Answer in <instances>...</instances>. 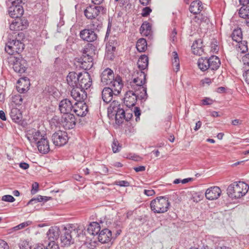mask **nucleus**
<instances>
[{"label": "nucleus", "instance_id": "f257e3e1", "mask_svg": "<svg viewBox=\"0 0 249 249\" xmlns=\"http://www.w3.org/2000/svg\"><path fill=\"white\" fill-rule=\"evenodd\" d=\"M146 75L141 72L140 77L134 78L133 82L134 91L129 90L126 92L124 98V104L128 108L134 107L137 99L145 100L147 98L146 87L143 85L146 83Z\"/></svg>", "mask_w": 249, "mask_h": 249}, {"label": "nucleus", "instance_id": "f03ea898", "mask_svg": "<svg viewBox=\"0 0 249 249\" xmlns=\"http://www.w3.org/2000/svg\"><path fill=\"white\" fill-rule=\"evenodd\" d=\"M123 87L121 77L117 75L116 80L113 83V86L105 88L103 89L102 96L104 102L106 103L110 102L113 98V96H116L120 94Z\"/></svg>", "mask_w": 249, "mask_h": 249}, {"label": "nucleus", "instance_id": "7ed1b4c3", "mask_svg": "<svg viewBox=\"0 0 249 249\" xmlns=\"http://www.w3.org/2000/svg\"><path fill=\"white\" fill-rule=\"evenodd\" d=\"M249 190V185L243 181H236L230 184L227 190V194L231 198H239L245 196Z\"/></svg>", "mask_w": 249, "mask_h": 249}, {"label": "nucleus", "instance_id": "20e7f679", "mask_svg": "<svg viewBox=\"0 0 249 249\" xmlns=\"http://www.w3.org/2000/svg\"><path fill=\"white\" fill-rule=\"evenodd\" d=\"M170 205L167 197L160 196L151 201L150 207L155 213H164L168 211Z\"/></svg>", "mask_w": 249, "mask_h": 249}, {"label": "nucleus", "instance_id": "39448f33", "mask_svg": "<svg viewBox=\"0 0 249 249\" xmlns=\"http://www.w3.org/2000/svg\"><path fill=\"white\" fill-rule=\"evenodd\" d=\"M22 2V0H6L8 14L11 18L17 19L22 16L24 10L22 6L20 5Z\"/></svg>", "mask_w": 249, "mask_h": 249}, {"label": "nucleus", "instance_id": "423d86ee", "mask_svg": "<svg viewBox=\"0 0 249 249\" xmlns=\"http://www.w3.org/2000/svg\"><path fill=\"white\" fill-rule=\"evenodd\" d=\"M6 61L12 66L15 71L19 73L25 72L27 69L26 61L20 56H7Z\"/></svg>", "mask_w": 249, "mask_h": 249}, {"label": "nucleus", "instance_id": "0eeeda50", "mask_svg": "<svg viewBox=\"0 0 249 249\" xmlns=\"http://www.w3.org/2000/svg\"><path fill=\"white\" fill-rule=\"evenodd\" d=\"M106 11V9L102 6L91 5L88 6L84 10V15L87 18L92 19L101 13L105 14Z\"/></svg>", "mask_w": 249, "mask_h": 249}, {"label": "nucleus", "instance_id": "6e6552de", "mask_svg": "<svg viewBox=\"0 0 249 249\" xmlns=\"http://www.w3.org/2000/svg\"><path fill=\"white\" fill-rule=\"evenodd\" d=\"M68 140L67 133L61 130L55 132L52 136V140L55 146H63L67 143Z\"/></svg>", "mask_w": 249, "mask_h": 249}, {"label": "nucleus", "instance_id": "1a4fd4ad", "mask_svg": "<svg viewBox=\"0 0 249 249\" xmlns=\"http://www.w3.org/2000/svg\"><path fill=\"white\" fill-rule=\"evenodd\" d=\"M79 81L77 88L82 89H87L92 85V79L89 74L86 72L79 73Z\"/></svg>", "mask_w": 249, "mask_h": 249}, {"label": "nucleus", "instance_id": "9d476101", "mask_svg": "<svg viewBox=\"0 0 249 249\" xmlns=\"http://www.w3.org/2000/svg\"><path fill=\"white\" fill-rule=\"evenodd\" d=\"M61 246L63 247H69L74 243L72 238V231L71 229L65 228L63 233L60 235Z\"/></svg>", "mask_w": 249, "mask_h": 249}, {"label": "nucleus", "instance_id": "9b49d317", "mask_svg": "<svg viewBox=\"0 0 249 249\" xmlns=\"http://www.w3.org/2000/svg\"><path fill=\"white\" fill-rule=\"evenodd\" d=\"M90 49L86 48L83 51L81 57V67L85 70H89L93 66V58L89 54Z\"/></svg>", "mask_w": 249, "mask_h": 249}, {"label": "nucleus", "instance_id": "f8f14e48", "mask_svg": "<svg viewBox=\"0 0 249 249\" xmlns=\"http://www.w3.org/2000/svg\"><path fill=\"white\" fill-rule=\"evenodd\" d=\"M116 80V77L113 71L107 68L104 70L101 74V81L104 85L113 86V82Z\"/></svg>", "mask_w": 249, "mask_h": 249}, {"label": "nucleus", "instance_id": "ddd939ff", "mask_svg": "<svg viewBox=\"0 0 249 249\" xmlns=\"http://www.w3.org/2000/svg\"><path fill=\"white\" fill-rule=\"evenodd\" d=\"M61 122L66 129L73 128L76 124V119L72 113H66L63 115L61 118Z\"/></svg>", "mask_w": 249, "mask_h": 249}, {"label": "nucleus", "instance_id": "4468645a", "mask_svg": "<svg viewBox=\"0 0 249 249\" xmlns=\"http://www.w3.org/2000/svg\"><path fill=\"white\" fill-rule=\"evenodd\" d=\"M80 38L89 42H93L97 38V35L92 29H85L80 32Z\"/></svg>", "mask_w": 249, "mask_h": 249}, {"label": "nucleus", "instance_id": "2eb2a0df", "mask_svg": "<svg viewBox=\"0 0 249 249\" xmlns=\"http://www.w3.org/2000/svg\"><path fill=\"white\" fill-rule=\"evenodd\" d=\"M114 238L112 235V232L108 229L105 228L101 230L95 238L98 239V242L102 244H105L109 242Z\"/></svg>", "mask_w": 249, "mask_h": 249}, {"label": "nucleus", "instance_id": "dca6fc26", "mask_svg": "<svg viewBox=\"0 0 249 249\" xmlns=\"http://www.w3.org/2000/svg\"><path fill=\"white\" fill-rule=\"evenodd\" d=\"M88 111V107L86 104L84 102H79L74 104L72 112L78 116L84 117L86 115Z\"/></svg>", "mask_w": 249, "mask_h": 249}, {"label": "nucleus", "instance_id": "f3484780", "mask_svg": "<svg viewBox=\"0 0 249 249\" xmlns=\"http://www.w3.org/2000/svg\"><path fill=\"white\" fill-rule=\"evenodd\" d=\"M221 194L219 187L213 186L207 189L205 192V197L207 199L213 200L217 199Z\"/></svg>", "mask_w": 249, "mask_h": 249}, {"label": "nucleus", "instance_id": "a211bd4d", "mask_svg": "<svg viewBox=\"0 0 249 249\" xmlns=\"http://www.w3.org/2000/svg\"><path fill=\"white\" fill-rule=\"evenodd\" d=\"M71 96L77 102H84L87 97L85 90L79 88H73L71 90Z\"/></svg>", "mask_w": 249, "mask_h": 249}, {"label": "nucleus", "instance_id": "6ab92c4d", "mask_svg": "<svg viewBox=\"0 0 249 249\" xmlns=\"http://www.w3.org/2000/svg\"><path fill=\"white\" fill-rule=\"evenodd\" d=\"M73 107L74 105L73 106L71 101L68 99L62 100L59 105V109L60 112L63 114L71 113Z\"/></svg>", "mask_w": 249, "mask_h": 249}, {"label": "nucleus", "instance_id": "aec40b11", "mask_svg": "<svg viewBox=\"0 0 249 249\" xmlns=\"http://www.w3.org/2000/svg\"><path fill=\"white\" fill-rule=\"evenodd\" d=\"M60 234L59 228L57 226L51 227L46 233V238L49 241L55 242Z\"/></svg>", "mask_w": 249, "mask_h": 249}, {"label": "nucleus", "instance_id": "412c9836", "mask_svg": "<svg viewBox=\"0 0 249 249\" xmlns=\"http://www.w3.org/2000/svg\"><path fill=\"white\" fill-rule=\"evenodd\" d=\"M36 145L40 153L46 154L50 151L49 141L46 137L41 138Z\"/></svg>", "mask_w": 249, "mask_h": 249}, {"label": "nucleus", "instance_id": "4be33fe9", "mask_svg": "<svg viewBox=\"0 0 249 249\" xmlns=\"http://www.w3.org/2000/svg\"><path fill=\"white\" fill-rule=\"evenodd\" d=\"M192 50L194 54L198 55L202 54L204 49L201 39H198L194 42L192 46Z\"/></svg>", "mask_w": 249, "mask_h": 249}, {"label": "nucleus", "instance_id": "5701e85b", "mask_svg": "<svg viewBox=\"0 0 249 249\" xmlns=\"http://www.w3.org/2000/svg\"><path fill=\"white\" fill-rule=\"evenodd\" d=\"M79 79V73L73 71L69 72L67 77L68 84L72 88H77Z\"/></svg>", "mask_w": 249, "mask_h": 249}, {"label": "nucleus", "instance_id": "b1692460", "mask_svg": "<svg viewBox=\"0 0 249 249\" xmlns=\"http://www.w3.org/2000/svg\"><path fill=\"white\" fill-rule=\"evenodd\" d=\"M137 65L138 66V68H139L140 70L141 71L140 72H137V74L139 75L137 77L140 76V73L141 72H143L146 75V74L144 72L142 71V70H144L146 69L148 65V57L145 55H142L139 59Z\"/></svg>", "mask_w": 249, "mask_h": 249}, {"label": "nucleus", "instance_id": "393cba45", "mask_svg": "<svg viewBox=\"0 0 249 249\" xmlns=\"http://www.w3.org/2000/svg\"><path fill=\"white\" fill-rule=\"evenodd\" d=\"M209 69L212 71L217 70L221 64L219 58L215 55H213L208 58Z\"/></svg>", "mask_w": 249, "mask_h": 249}, {"label": "nucleus", "instance_id": "a878e982", "mask_svg": "<svg viewBox=\"0 0 249 249\" xmlns=\"http://www.w3.org/2000/svg\"><path fill=\"white\" fill-rule=\"evenodd\" d=\"M101 231V227L99 224L96 222H93L89 224L87 229V231L90 234L97 236Z\"/></svg>", "mask_w": 249, "mask_h": 249}, {"label": "nucleus", "instance_id": "bb28decb", "mask_svg": "<svg viewBox=\"0 0 249 249\" xmlns=\"http://www.w3.org/2000/svg\"><path fill=\"white\" fill-rule=\"evenodd\" d=\"M202 9V2L200 0H195L191 3L189 10L192 13L198 14L200 13Z\"/></svg>", "mask_w": 249, "mask_h": 249}, {"label": "nucleus", "instance_id": "cd10ccee", "mask_svg": "<svg viewBox=\"0 0 249 249\" xmlns=\"http://www.w3.org/2000/svg\"><path fill=\"white\" fill-rule=\"evenodd\" d=\"M141 34L143 36H151L152 35L151 26L147 21H144L140 28Z\"/></svg>", "mask_w": 249, "mask_h": 249}, {"label": "nucleus", "instance_id": "c85d7f7f", "mask_svg": "<svg viewBox=\"0 0 249 249\" xmlns=\"http://www.w3.org/2000/svg\"><path fill=\"white\" fill-rule=\"evenodd\" d=\"M112 114L113 116L115 115V122L117 124H120L123 123V120L124 119L125 114V111L123 108L120 107Z\"/></svg>", "mask_w": 249, "mask_h": 249}, {"label": "nucleus", "instance_id": "c756f323", "mask_svg": "<svg viewBox=\"0 0 249 249\" xmlns=\"http://www.w3.org/2000/svg\"><path fill=\"white\" fill-rule=\"evenodd\" d=\"M8 40L12 44H13V45H12L13 47L16 48L17 53L19 54L24 50V44L21 41L17 39H14L11 38L8 39Z\"/></svg>", "mask_w": 249, "mask_h": 249}, {"label": "nucleus", "instance_id": "7c9ffc66", "mask_svg": "<svg viewBox=\"0 0 249 249\" xmlns=\"http://www.w3.org/2000/svg\"><path fill=\"white\" fill-rule=\"evenodd\" d=\"M10 115L12 119L15 122H20L22 118L21 111L17 108H12Z\"/></svg>", "mask_w": 249, "mask_h": 249}, {"label": "nucleus", "instance_id": "2f4dec72", "mask_svg": "<svg viewBox=\"0 0 249 249\" xmlns=\"http://www.w3.org/2000/svg\"><path fill=\"white\" fill-rule=\"evenodd\" d=\"M43 137H45V136H42L39 131H36L32 132V135L30 136H27V139L30 141L32 143H35L36 144L37 142L40 140L41 138H43Z\"/></svg>", "mask_w": 249, "mask_h": 249}, {"label": "nucleus", "instance_id": "473e14b6", "mask_svg": "<svg viewBox=\"0 0 249 249\" xmlns=\"http://www.w3.org/2000/svg\"><path fill=\"white\" fill-rule=\"evenodd\" d=\"M172 63L174 70L177 72L180 68L179 60L178 54L176 52L172 53Z\"/></svg>", "mask_w": 249, "mask_h": 249}, {"label": "nucleus", "instance_id": "72a5a7b5", "mask_svg": "<svg viewBox=\"0 0 249 249\" xmlns=\"http://www.w3.org/2000/svg\"><path fill=\"white\" fill-rule=\"evenodd\" d=\"M208 58L201 57L198 59L197 65L199 68L203 71L209 69Z\"/></svg>", "mask_w": 249, "mask_h": 249}, {"label": "nucleus", "instance_id": "f704fd0d", "mask_svg": "<svg viewBox=\"0 0 249 249\" xmlns=\"http://www.w3.org/2000/svg\"><path fill=\"white\" fill-rule=\"evenodd\" d=\"M103 25V22L100 18H93L90 23L91 29L94 31L99 32L102 28Z\"/></svg>", "mask_w": 249, "mask_h": 249}, {"label": "nucleus", "instance_id": "c9c22d12", "mask_svg": "<svg viewBox=\"0 0 249 249\" xmlns=\"http://www.w3.org/2000/svg\"><path fill=\"white\" fill-rule=\"evenodd\" d=\"M12 45H13V44H12L9 40H8L7 42L6 43L4 50L6 53L9 55L8 56H16L15 54L17 53L16 48H14Z\"/></svg>", "mask_w": 249, "mask_h": 249}, {"label": "nucleus", "instance_id": "e433bc0d", "mask_svg": "<svg viewBox=\"0 0 249 249\" xmlns=\"http://www.w3.org/2000/svg\"><path fill=\"white\" fill-rule=\"evenodd\" d=\"M242 32L240 28L234 29L231 35V37L233 41L237 42L242 39Z\"/></svg>", "mask_w": 249, "mask_h": 249}, {"label": "nucleus", "instance_id": "4c0bfd02", "mask_svg": "<svg viewBox=\"0 0 249 249\" xmlns=\"http://www.w3.org/2000/svg\"><path fill=\"white\" fill-rule=\"evenodd\" d=\"M136 48L139 52H143L147 49V42L145 39H139L136 44Z\"/></svg>", "mask_w": 249, "mask_h": 249}, {"label": "nucleus", "instance_id": "58836bf2", "mask_svg": "<svg viewBox=\"0 0 249 249\" xmlns=\"http://www.w3.org/2000/svg\"><path fill=\"white\" fill-rule=\"evenodd\" d=\"M51 197L47 196H38L36 197L32 198L27 203V205L30 204H34L38 202H46Z\"/></svg>", "mask_w": 249, "mask_h": 249}, {"label": "nucleus", "instance_id": "ea45409f", "mask_svg": "<svg viewBox=\"0 0 249 249\" xmlns=\"http://www.w3.org/2000/svg\"><path fill=\"white\" fill-rule=\"evenodd\" d=\"M239 16L243 18H249V6H243L239 10Z\"/></svg>", "mask_w": 249, "mask_h": 249}, {"label": "nucleus", "instance_id": "a19ab883", "mask_svg": "<svg viewBox=\"0 0 249 249\" xmlns=\"http://www.w3.org/2000/svg\"><path fill=\"white\" fill-rule=\"evenodd\" d=\"M69 229L72 230L73 234H75L76 236L78 237L83 233L85 230V227L83 225H76V227H74V229L71 227Z\"/></svg>", "mask_w": 249, "mask_h": 249}, {"label": "nucleus", "instance_id": "79ce46f5", "mask_svg": "<svg viewBox=\"0 0 249 249\" xmlns=\"http://www.w3.org/2000/svg\"><path fill=\"white\" fill-rule=\"evenodd\" d=\"M120 107L121 105L119 104L118 102L114 100L108 107V112L110 114L113 113L115 111L117 110Z\"/></svg>", "mask_w": 249, "mask_h": 249}, {"label": "nucleus", "instance_id": "37998d69", "mask_svg": "<svg viewBox=\"0 0 249 249\" xmlns=\"http://www.w3.org/2000/svg\"><path fill=\"white\" fill-rule=\"evenodd\" d=\"M238 48L237 50L241 53H246L248 50L247 42L246 41H240L237 42Z\"/></svg>", "mask_w": 249, "mask_h": 249}, {"label": "nucleus", "instance_id": "c03bdc74", "mask_svg": "<svg viewBox=\"0 0 249 249\" xmlns=\"http://www.w3.org/2000/svg\"><path fill=\"white\" fill-rule=\"evenodd\" d=\"M194 20L198 23L201 22H205L208 23L209 21V19L207 16L203 15V14L198 15L195 17Z\"/></svg>", "mask_w": 249, "mask_h": 249}, {"label": "nucleus", "instance_id": "a18cd8bd", "mask_svg": "<svg viewBox=\"0 0 249 249\" xmlns=\"http://www.w3.org/2000/svg\"><path fill=\"white\" fill-rule=\"evenodd\" d=\"M22 22L21 21H15V22H13L12 24L10 25V29L11 30L13 31H20L23 30L24 29V27H20V24Z\"/></svg>", "mask_w": 249, "mask_h": 249}, {"label": "nucleus", "instance_id": "49530a36", "mask_svg": "<svg viewBox=\"0 0 249 249\" xmlns=\"http://www.w3.org/2000/svg\"><path fill=\"white\" fill-rule=\"evenodd\" d=\"M122 146L119 143L118 141L114 140L112 144V149L114 153H117L119 152L121 149Z\"/></svg>", "mask_w": 249, "mask_h": 249}, {"label": "nucleus", "instance_id": "de8ad7c7", "mask_svg": "<svg viewBox=\"0 0 249 249\" xmlns=\"http://www.w3.org/2000/svg\"><path fill=\"white\" fill-rule=\"evenodd\" d=\"M23 101V99L21 95L17 94L12 97V102H13L16 105H21Z\"/></svg>", "mask_w": 249, "mask_h": 249}, {"label": "nucleus", "instance_id": "09e8293b", "mask_svg": "<svg viewBox=\"0 0 249 249\" xmlns=\"http://www.w3.org/2000/svg\"><path fill=\"white\" fill-rule=\"evenodd\" d=\"M31 223V221H26L23 222L22 223H20V224L13 227L11 230L14 231H18L20 229H22L24 228L25 227L29 226Z\"/></svg>", "mask_w": 249, "mask_h": 249}, {"label": "nucleus", "instance_id": "8fccbe9b", "mask_svg": "<svg viewBox=\"0 0 249 249\" xmlns=\"http://www.w3.org/2000/svg\"><path fill=\"white\" fill-rule=\"evenodd\" d=\"M46 249H59V247L55 242L49 241L46 247Z\"/></svg>", "mask_w": 249, "mask_h": 249}, {"label": "nucleus", "instance_id": "3c124183", "mask_svg": "<svg viewBox=\"0 0 249 249\" xmlns=\"http://www.w3.org/2000/svg\"><path fill=\"white\" fill-rule=\"evenodd\" d=\"M19 247L20 249H28L29 248H30V246L29 242L26 240H23L20 241L19 243Z\"/></svg>", "mask_w": 249, "mask_h": 249}, {"label": "nucleus", "instance_id": "603ef678", "mask_svg": "<svg viewBox=\"0 0 249 249\" xmlns=\"http://www.w3.org/2000/svg\"><path fill=\"white\" fill-rule=\"evenodd\" d=\"M1 200L8 202H13L15 200V199L12 196L7 195L2 196Z\"/></svg>", "mask_w": 249, "mask_h": 249}, {"label": "nucleus", "instance_id": "864d4df0", "mask_svg": "<svg viewBox=\"0 0 249 249\" xmlns=\"http://www.w3.org/2000/svg\"><path fill=\"white\" fill-rule=\"evenodd\" d=\"M115 184L121 187H127L129 186V183L127 181L125 180L116 181Z\"/></svg>", "mask_w": 249, "mask_h": 249}, {"label": "nucleus", "instance_id": "5fc2aeb1", "mask_svg": "<svg viewBox=\"0 0 249 249\" xmlns=\"http://www.w3.org/2000/svg\"><path fill=\"white\" fill-rule=\"evenodd\" d=\"M133 111L132 110H126L125 111V114H124V119L126 121H128L129 120H130L132 116H133Z\"/></svg>", "mask_w": 249, "mask_h": 249}, {"label": "nucleus", "instance_id": "6e6d98bb", "mask_svg": "<svg viewBox=\"0 0 249 249\" xmlns=\"http://www.w3.org/2000/svg\"><path fill=\"white\" fill-rule=\"evenodd\" d=\"M152 11L151 8L149 7H146L142 9V17H147Z\"/></svg>", "mask_w": 249, "mask_h": 249}, {"label": "nucleus", "instance_id": "4d7b16f0", "mask_svg": "<svg viewBox=\"0 0 249 249\" xmlns=\"http://www.w3.org/2000/svg\"><path fill=\"white\" fill-rule=\"evenodd\" d=\"M38 183L36 182L32 184V189L31 190V194L32 195L35 194L38 191Z\"/></svg>", "mask_w": 249, "mask_h": 249}, {"label": "nucleus", "instance_id": "13d9d810", "mask_svg": "<svg viewBox=\"0 0 249 249\" xmlns=\"http://www.w3.org/2000/svg\"><path fill=\"white\" fill-rule=\"evenodd\" d=\"M134 113L136 117V121H138V120L140 119V116L141 115V110L139 107H135Z\"/></svg>", "mask_w": 249, "mask_h": 249}, {"label": "nucleus", "instance_id": "bf43d9fd", "mask_svg": "<svg viewBox=\"0 0 249 249\" xmlns=\"http://www.w3.org/2000/svg\"><path fill=\"white\" fill-rule=\"evenodd\" d=\"M0 249H9L7 243L1 239H0Z\"/></svg>", "mask_w": 249, "mask_h": 249}, {"label": "nucleus", "instance_id": "052dcab7", "mask_svg": "<svg viewBox=\"0 0 249 249\" xmlns=\"http://www.w3.org/2000/svg\"><path fill=\"white\" fill-rule=\"evenodd\" d=\"M177 33L176 30L174 29L170 36V39L173 42H174L177 40Z\"/></svg>", "mask_w": 249, "mask_h": 249}, {"label": "nucleus", "instance_id": "680f3d73", "mask_svg": "<svg viewBox=\"0 0 249 249\" xmlns=\"http://www.w3.org/2000/svg\"><path fill=\"white\" fill-rule=\"evenodd\" d=\"M202 102L204 105H212L213 103V101L209 98H205L202 100Z\"/></svg>", "mask_w": 249, "mask_h": 249}, {"label": "nucleus", "instance_id": "e2e57ef3", "mask_svg": "<svg viewBox=\"0 0 249 249\" xmlns=\"http://www.w3.org/2000/svg\"><path fill=\"white\" fill-rule=\"evenodd\" d=\"M243 61L245 65L249 66V53L246 54L243 57Z\"/></svg>", "mask_w": 249, "mask_h": 249}, {"label": "nucleus", "instance_id": "0e129e2a", "mask_svg": "<svg viewBox=\"0 0 249 249\" xmlns=\"http://www.w3.org/2000/svg\"><path fill=\"white\" fill-rule=\"evenodd\" d=\"M144 194L147 196H152L155 194V192L153 190H144Z\"/></svg>", "mask_w": 249, "mask_h": 249}, {"label": "nucleus", "instance_id": "69168bd1", "mask_svg": "<svg viewBox=\"0 0 249 249\" xmlns=\"http://www.w3.org/2000/svg\"><path fill=\"white\" fill-rule=\"evenodd\" d=\"M101 171L103 175H106L108 172V169L105 165H102L101 166Z\"/></svg>", "mask_w": 249, "mask_h": 249}, {"label": "nucleus", "instance_id": "338daca9", "mask_svg": "<svg viewBox=\"0 0 249 249\" xmlns=\"http://www.w3.org/2000/svg\"><path fill=\"white\" fill-rule=\"evenodd\" d=\"M243 121L239 119H235L232 121L231 124L233 125H238L242 124Z\"/></svg>", "mask_w": 249, "mask_h": 249}, {"label": "nucleus", "instance_id": "774afa93", "mask_svg": "<svg viewBox=\"0 0 249 249\" xmlns=\"http://www.w3.org/2000/svg\"><path fill=\"white\" fill-rule=\"evenodd\" d=\"M245 81L249 84V69L247 70L243 74Z\"/></svg>", "mask_w": 249, "mask_h": 249}]
</instances>
